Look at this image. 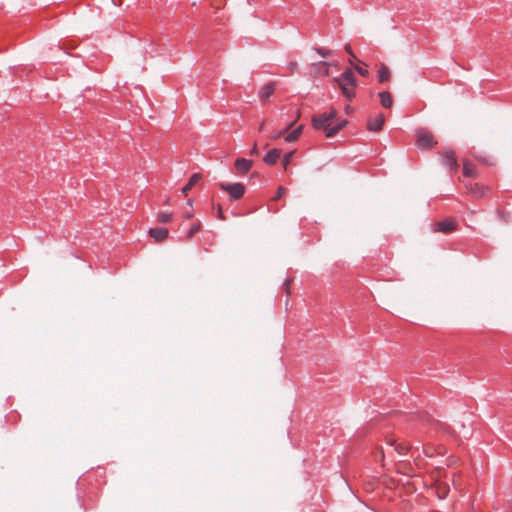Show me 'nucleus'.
Here are the masks:
<instances>
[{
  "instance_id": "f257e3e1",
  "label": "nucleus",
  "mask_w": 512,
  "mask_h": 512,
  "mask_svg": "<svg viewBox=\"0 0 512 512\" xmlns=\"http://www.w3.org/2000/svg\"><path fill=\"white\" fill-rule=\"evenodd\" d=\"M336 117V110H331L329 113H322L319 115H315L312 118V124L315 129L324 130L325 135L327 137H333L340 129H342L346 124V120H341L340 122L333 125V121Z\"/></svg>"
},
{
  "instance_id": "6e6552de",
  "label": "nucleus",
  "mask_w": 512,
  "mask_h": 512,
  "mask_svg": "<svg viewBox=\"0 0 512 512\" xmlns=\"http://www.w3.org/2000/svg\"><path fill=\"white\" fill-rule=\"evenodd\" d=\"M149 234L155 241L160 242L167 238L168 230L164 227L151 228Z\"/></svg>"
},
{
  "instance_id": "cd10ccee",
  "label": "nucleus",
  "mask_w": 512,
  "mask_h": 512,
  "mask_svg": "<svg viewBox=\"0 0 512 512\" xmlns=\"http://www.w3.org/2000/svg\"><path fill=\"white\" fill-rule=\"evenodd\" d=\"M218 217H219L220 219H224L223 212H222V208H221V206H220V205L218 206Z\"/></svg>"
},
{
  "instance_id": "dca6fc26",
  "label": "nucleus",
  "mask_w": 512,
  "mask_h": 512,
  "mask_svg": "<svg viewBox=\"0 0 512 512\" xmlns=\"http://www.w3.org/2000/svg\"><path fill=\"white\" fill-rule=\"evenodd\" d=\"M463 173L465 176L475 177L476 176L475 167L471 163L465 162L464 166H463Z\"/></svg>"
},
{
  "instance_id": "39448f33",
  "label": "nucleus",
  "mask_w": 512,
  "mask_h": 512,
  "mask_svg": "<svg viewBox=\"0 0 512 512\" xmlns=\"http://www.w3.org/2000/svg\"><path fill=\"white\" fill-rule=\"evenodd\" d=\"M442 163L444 166H446L450 170L456 169L458 167L455 153L450 149H446L444 151L443 157H442Z\"/></svg>"
},
{
  "instance_id": "c756f323",
  "label": "nucleus",
  "mask_w": 512,
  "mask_h": 512,
  "mask_svg": "<svg viewBox=\"0 0 512 512\" xmlns=\"http://www.w3.org/2000/svg\"><path fill=\"white\" fill-rule=\"evenodd\" d=\"M192 216H193L192 213H189V212L184 214V217H186V218H192Z\"/></svg>"
},
{
  "instance_id": "1a4fd4ad",
  "label": "nucleus",
  "mask_w": 512,
  "mask_h": 512,
  "mask_svg": "<svg viewBox=\"0 0 512 512\" xmlns=\"http://www.w3.org/2000/svg\"><path fill=\"white\" fill-rule=\"evenodd\" d=\"M455 227L456 223L451 220L440 221L436 224V230L443 233L451 232L455 229Z\"/></svg>"
},
{
  "instance_id": "4be33fe9",
  "label": "nucleus",
  "mask_w": 512,
  "mask_h": 512,
  "mask_svg": "<svg viewBox=\"0 0 512 512\" xmlns=\"http://www.w3.org/2000/svg\"><path fill=\"white\" fill-rule=\"evenodd\" d=\"M200 224H194L187 233V238H191L199 230Z\"/></svg>"
},
{
  "instance_id": "6ab92c4d",
  "label": "nucleus",
  "mask_w": 512,
  "mask_h": 512,
  "mask_svg": "<svg viewBox=\"0 0 512 512\" xmlns=\"http://www.w3.org/2000/svg\"><path fill=\"white\" fill-rule=\"evenodd\" d=\"M293 153V151H290L283 156L282 163L285 168L290 164Z\"/></svg>"
},
{
  "instance_id": "7ed1b4c3",
  "label": "nucleus",
  "mask_w": 512,
  "mask_h": 512,
  "mask_svg": "<svg viewBox=\"0 0 512 512\" xmlns=\"http://www.w3.org/2000/svg\"><path fill=\"white\" fill-rule=\"evenodd\" d=\"M221 190L227 192L231 200L240 199L245 193V187L241 183H227L222 182L219 184Z\"/></svg>"
},
{
  "instance_id": "f8f14e48",
  "label": "nucleus",
  "mask_w": 512,
  "mask_h": 512,
  "mask_svg": "<svg viewBox=\"0 0 512 512\" xmlns=\"http://www.w3.org/2000/svg\"><path fill=\"white\" fill-rule=\"evenodd\" d=\"M381 105L384 108H390L393 104L392 95L387 92L383 91L379 94Z\"/></svg>"
},
{
  "instance_id": "9d476101",
  "label": "nucleus",
  "mask_w": 512,
  "mask_h": 512,
  "mask_svg": "<svg viewBox=\"0 0 512 512\" xmlns=\"http://www.w3.org/2000/svg\"><path fill=\"white\" fill-rule=\"evenodd\" d=\"M274 93V85L272 83L265 84L259 92L260 99L265 102Z\"/></svg>"
},
{
  "instance_id": "bb28decb",
  "label": "nucleus",
  "mask_w": 512,
  "mask_h": 512,
  "mask_svg": "<svg viewBox=\"0 0 512 512\" xmlns=\"http://www.w3.org/2000/svg\"><path fill=\"white\" fill-rule=\"evenodd\" d=\"M257 153H258V148H257V145L254 144L253 148L250 151V154L255 155Z\"/></svg>"
},
{
  "instance_id": "9b49d317",
  "label": "nucleus",
  "mask_w": 512,
  "mask_h": 512,
  "mask_svg": "<svg viewBox=\"0 0 512 512\" xmlns=\"http://www.w3.org/2000/svg\"><path fill=\"white\" fill-rule=\"evenodd\" d=\"M279 157H280V150L272 149L266 153V155L264 157V161L268 165H273L277 162Z\"/></svg>"
},
{
  "instance_id": "2f4dec72",
  "label": "nucleus",
  "mask_w": 512,
  "mask_h": 512,
  "mask_svg": "<svg viewBox=\"0 0 512 512\" xmlns=\"http://www.w3.org/2000/svg\"><path fill=\"white\" fill-rule=\"evenodd\" d=\"M444 497H445V494H443V495L439 494V498H444Z\"/></svg>"
},
{
  "instance_id": "423d86ee",
  "label": "nucleus",
  "mask_w": 512,
  "mask_h": 512,
  "mask_svg": "<svg viewBox=\"0 0 512 512\" xmlns=\"http://www.w3.org/2000/svg\"><path fill=\"white\" fill-rule=\"evenodd\" d=\"M385 117L383 114H378L374 118H369L367 128L370 131L378 132L382 129Z\"/></svg>"
},
{
  "instance_id": "ddd939ff",
  "label": "nucleus",
  "mask_w": 512,
  "mask_h": 512,
  "mask_svg": "<svg viewBox=\"0 0 512 512\" xmlns=\"http://www.w3.org/2000/svg\"><path fill=\"white\" fill-rule=\"evenodd\" d=\"M201 179V175L199 173H195L193 174L188 183L182 188V193L183 194H186L196 183L199 182V180Z\"/></svg>"
},
{
  "instance_id": "393cba45",
  "label": "nucleus",
  "mask_w": 512,
  "mask_h": 512,
  "mask_svg": "<svg viewBox=\"0 0 512 512\" xmlns=\"http://www.w3.org/2000/svg\"><path fill=\"white\" fill-rule=\"evenodd\" d=\"M345 51H346L349 55H351L352 57H355V56H354V54H353V52H352L351 46H350L349 44H346V45H345Z\"/></svg>"
},
{
  "instance_id": "5701e85b",
  "label": "nucleus",
  "mask_w": 512,
  "mask_h": 512,
  "mask_svg": "<svg viewBox=\"0 0 512 512\" xmlns=\"http://www.w3.org/2000/svg\"><path fill=\"white\" fill-rule=\"evenodd\" d=\"M354 69L361 75V76H364V77H368L369 76V72L368 70L360 67V66H355Z\"/></svg>"
},
{
  "instance_id": "4468645a",
  "label": "nucleus",
  "mask_w": 512,
  "mask_h": 512,
  "mask_svg": "<svg viewBox=\"0 0 512 512\" xmlns=\"http://www.w3.org/2000/svg\"><path fill=\"white\" fill-rule=\"evenodd\" d=\"M388 445L393 447L394 450L401 456L407 454L409 447L406 444H397L394 440L388 442Z\"/></svg>"
},
{
  "instance_id": "7c9ffc66",
  "label": "nucleus",
  "mask_w": 512,
  "mask_h": 512,
  "mask_svg": "<svg viewBox=\"0 0 512 512\" xmlns=\"http://www.w3.org/2000/svg\"><path fill=\"white\" fill-rule=\"evenodd\" d=\"M187 204L191 206V205H192V200H191V199H189V200H188V202H187Z\"/></svg>"
},
{
  "instance_id": "aec40b11",
  "label": "nucleus",
  "mask_w": 512,
  "mask_h": 512,
  "mask_svg": "<svg viewBox=\"0 0 512 512\" xmlns=\"http://www.w3.org/2000/svg\"><path fill=\"white\" fill-rule=\"evenodd\" d=\"M315 51L317 52L318 55H320L321 57H327L329 55L332 54V51L331 50H327L325 48H322V47H317L315 48Z\"/></svg>"
},
{
  "instance_id": "a878e982",
  "label": "nucleus",
  "mask_w": 512,
  "mask_h": 512,
  "mask_svg": "<svg viewBox=\"0 0 512 512\" xmlns=\"http://www.w3.org/2000/svg\"><path fill=\"white\" fill-rule=\"evenodd\" d=\"M319 65H323L325 66V71H324V74L325 75H328L329 73V70H328V64L326 62H320Z\"/></svg>"
},
{
  "instance_id": "0eeeda50",
  "label": "nucleus",
  "mask_w": 512,
  "mask_h": 512,
  "mask_svg": "<svg viewBox=\"0 0 512 512\" xmlns=\"http://www.w3.org/2000/svg\"><path fill=\"white\" fill-rule=\"evenodd\" d=\"M253 161L246 158H238L235 161V168L239 173L245 174L252 167Z\"/></svg>"
},
{
  "instance_id": "f3484780",
  "label": "nucleus",
  "mask_w": 512,
  "mask_h": 512,
  "mask_svg": "<svg viewBox=\"0 0 512 512\" xmlns=\"http://www.w3.org/2000/svg\"><path fill=\"white\" fill-rule=\"evenodd\" d=\"M390 73L386 66L382 65L378 71V78L380 82H385L389 79Z\"/></svg>"
},
{
  "instance_id": "b1692460",
  "label": "nucleus",
  "mask_w": 512,
  "mask_h": 512,
  "mask_svg": "<svg viewBox=\"0 0 512 512\" xmlns=\"http://www.w3.org/2000/svg\"><path fill=\"white\" fill-rule=\"evenodd\" d=\"M285 192H286V190L284 187H282V186L278 187L275 199H280L285 194Z\"/></svg>"
},
{
  "instance_id": "a211bd4d",
  "label": "nucleus",
  "mask_w": 512,
  "mask_h": 512,
  "mask_svg": "<svg viewBox=\"0 0 512 512\" xmlns=\"http://www.w3.org/2000/svg\"><path fill=\"white\" fill-rule=\"evenodd\" d=\"M157 219L160 223H167L172 219V214L169 212H159Z\"/></svg>"
},
{
  "instance_id": "20e7f679",
  "label": "nucleus",
  "mask_w": 512,
  "mask_h": 512,
  "mask_svg": "<svg viewBox=\"0 0 512 512\" xmlns=\"http://www.w3.org/2000/svg\"><path fill=\"white\" fill-rule=\"evenodd\" d=\"M417 146L421 149H427L433 146V136L430 132L424 129H419L416 132Z\"/></svg>"
},
{
  "instance_id": "2eb2a0df",
  "label": "nucleus",
  "mask_w": 512,
  "mask_h": 512,
  "mask_svg": "<svg viewBox=\"0 0 512 512\" xmlns=\"http://www.w3.org/2000/svg\"><path fill=\"white\" fill-rule=\"evenodd\" d=\"M302 132V126H298L297 128H295L294 130H292L286 137H285V141L287 142H294L298 139V137L300 136Z\"/></svg>"
},
{
  "instance_id": "f03ea898",
  "label": "nucleus",
  "mask_w": 512,
  "mask_h": 512,
  "mask_svg": "<svg viewBox=\"0 0 512 512\" xmlns=\"http://www.w3.org/2000/svg\"><path fill=\"white\" fill-rule=\"evenodd\" d=\"M334 81L339 85L342 94L351 100L355 96V88L358 84L352 69L347 68L339 78H334Z\"/></svg>"
},
{
  "instance_id": "c85d7f7f",
  "label": "nucleus",
  "mask_w": 512,
  "mask_h": 512,
  "mask_svg": "<svg viewBox=\"0 0 512 512\" xmlns=\"http://www.w3.org/2000/svg\"><path fill=\"white\" fill-rule=\"evenodd\" d=\"M289 284H290V280H286L285 286H286L287 293H289Z\"/></svg>"
},
{
  "instance_id": "412c9836",
  "label": "nucleus",
  "mask_w": 512,
  "mask_h": 512,
  "mask_svg": "<svg viewBox=\"0 0 512 512\" xmlns=\"http://www.w3.org/2000/svg\"><path fill=\"white\" fill-rule=\"evenodd\" d=\"M293 124H294L293 122H292V123H290V124H289V125H288L284 130H283V131L275 132V133L271 136V138H272V139H277V138H279V137L282 135V133H285V132H287L288 130H290V129H291V127L293 126Z\"/></svg>"
}]
</instances>
